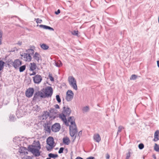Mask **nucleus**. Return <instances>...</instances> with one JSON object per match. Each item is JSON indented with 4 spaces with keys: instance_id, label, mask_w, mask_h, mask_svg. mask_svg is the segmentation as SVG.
Instances as JSON below:
<instances>
[{
    "instance_id": "obj_51",
    "label": "nucleus",
    "mask_w": 159,
    "mask_h": 159,
    "mask_svg": "<svg viewBox=\"0 0 159 159\" xmlns=\"http://www.w3.org/2000/svg\"><path fill=\"white\" fill-rule=\"evenodd\" d=\"M23 149V148H21L19 150V152H20V153H23V152L22 151V149Z\"/></svg>"
},
{
    "instance_id": "obj_58",
    "label": "nucleus",
    "mask_w": 159,
    "mask_h": 159,
    "mask_svg": "<svg viewBox=\"0 0 159 159\" xmlns=\"http://www.w3.org/2000/svg\"><path fill=\"white\" fill-rule=\"evenodd\" d=\"M157 66L159 68V61H157Z\"/></svg>"
},
{
    "instance_id": "obj_9",
    "label": "nucleus",
    "mask_w": 159,
    "mask_h": 159,
    "mask_svg": "<svg viewBox=\"0 0 159 159\" xmlns=\"http://www.w3.org/2000/svg\"><path fill=\"white\" fill-rule=\"evenodd\" d=\"M34 91V89L30 88L28 89L25 92L26 96L28 98H30L33 96Z\"/></svg>"
},
{
    "instance_id": "obj_60",
    "label": "nucleus",
    "mask_w": 159,
    "mask_h": 159,
    "mask_svg": "<svg viewBox=\"0 0 159 159\" xmlns=\"http://www.w3.org/2000/svg\"><path fill=\"white\" fill-rule=\"evenodd\" d=\"M153 158H154V159H156V157L155 155L153 156Z\"/></svg>"
},
{
    "instance_id": "obj_7",
    "label": "nucleus",
    "mask_w": 159,
    "mask_h": 159,
    "mask_svg": "<svg viewBox=\"0 0 159 159\" xmlns=\"http://www.w3.org/2000/svg\"><path fill=\"white\" fill-rule=\"evenodd\" d=\"M74 93L71 90H68L66 93V99L67 101H70L73 98Z\"/></svg>"
},
{
    "instance_id": "obj_20",
    "label": "nucleus",
    "mask_w": 159,
    "mask_h": 159,
    "mask_svg": "<svg viewBox=\"0 0 159 159\" xmlns=\"http://www.w3.org/2000/svg\"><path fill=\"white\" fill-rule=\"evenodd\" d=\"M30 70L32 71L36 69V63L34 62H33L32 63H30Z\"/></svg>"
},
{
    "instance_id": "obj_4",
    "label": "nucleus",
    "mask_w": 159,
    "mask_h": 159,
    "mask_svg": "<svg viewBox=\"0 0 159 159\" xmlns=\"http://www.w3.org/2000/svg\"><path fill=\"white\" fill-rule=\"evenodd\" d=\"M68 81L70 85L75 90L77 89L76 81L73 76H69L68 78Z\"/></svg>"
},
{
    "instance_id": "obj_15",
    "label": "nucleus",
    "mask_w": 159,
    "mask_h": 159,
    "mask_svg": "<svg viewBox=\"0 0 159 159\" xmlns=\"http://www.w3.org/2000/svg\"><path fill=\"white\" fill-rule=\"evenodd\" d=\"M93 138L94 140L98 143H99L101 140L100 136L98 134H94L93 136Z\"/></svg>"
},
{
    "instance_id": "obj_39",
    "label": "nucleus",
    "mask_w": 159,
    "mask_h": 159,
    "mask_svg": "<svg viewBox=\"0 0 159 159\" xmlns=\"http://www.w3.org/2000/svg\"><path fill=\"white\" fill-rule=\"evenodd\" d=\"M124 128L122 126H119L118 128V130L117 131V134L119 133H120L121 132L122 129H123Z\"/></svg>"
},
{
    "instance_id": "obj_11",
    "label": "nucleus",
    "mask_w": 159,
    "mask_h": 159,
    "mask_svg": "<svg viewBox=\"0 0 159 159\" xmlns=\"http://www.w3.org/2000/svg\"><path fill=\"white\" fill-rule=\"evenodd\" d=\"M33 81L34 83L39 84L42 80V77L41 75H35L33 77Z\"/></svg>"
},
{
    "instance_id": "obj_43",
    "label": "nucleus",
    "mask_w": 159,
    "mask_h": 159,
    "mask_svg": "<svg viewBox=\"0 0 159 159\" xmlns=\"http://www.w3.org/2000/svg\"><path fill=\"white\" fill-rule=\"evenodd\" d=\"M49 116L50 118H51V120L54 119L56 117V116H54V115H52V116L51 114H50Z\"/></svg>"
},
{
    "instance_id": "obj_57",
    "label": "nucleus",
    "mask_w": 159,
    "mask_h": 159,
    "mask_svg": "<svg viewBox=\"0 0 159 159\" xmlns=\"http://www.w3.org/2000/svg\"><path fill=\"white\" fill-rule=\"evenodd\" d=\"M25 157H26L27 159H31V157H30V156H26Z\"/></svg>"
},
{
    "instance_id": "obj_48",
    "label": "nucleus",
    "mask_w": 159,
    "mask_h": 159,
    "mask_svg": "<svg viewBox=\"0 0 159 159\" xmlns=\"http://www.w3.org/2000/svg\"><path fill=\"white\" fill-rule=\"evenodd\" d=\"M60 13V9H58L57 11L55 12V13L56 15H58Z\"/></svg>"
},
{
    "instance_id": "obj_42",
    "label": "nucleus",
    "mask_w": 159,
    "mask_h": 159,
    "mask_svg": "<svg viewBox=\"0 0 159 159\" xmlns=\"http://www.w3.org/2000/svg\"><path fill=\"white\" fill-rule=\"evenodd\" d=\"M35 20L37 23H41L42 22V20L39 18L35 19Z\"/></svg>"
},
{
    "instance_id": "obj_32",
    "label": "nucleus",
    "mask_w": 159,
    "mask_h": 159,
    "mask_svg": "<svg viewBox=\"0 0 159 159\" xmlns=\"http://www.w3.org/2000/svg\"><path fill=\"white\" fill-rule=\"evenodd\" d=\"M7 65L9 66L11 64L13 66V61L11 60H8L6 62Z\"/></svg>"
},
{
    "instance_id": "obj_56",
    "label": "nucleus",
    "mask_w": 159,
    "mask_h": 159,
    "mask_svg": "<svg viewBox=\"0 0 159 159\" xmlns=\"http://www.w3.org/2000/svg\"><path fill=\"white\" fill-rule=\"evenodd\" d=\"M75 159H83V158H81L80 157H77Z\"/></svg>"
},
{
    "instance_id": "obj_13",
    "label": "nucleus",
    "mask_w": 159,
    "mask_h": 159,
    "mask_svg": "<svg viewBox=\"0 0 159 159\" xmlns=\"http://www.w3.org/2000/svg\"><path fill=\"white\" fill-rule=\"evenodd\" d=\"M22 64V61L18 59L14 60L13 62V66L16 69H18Z\"/></svg>"
},
{
    "instance_id": "obj_35",
    "label": "nucleus",
    "mask_w": 159,
    "mask_h": 159,
    "mask_svg": "<svg viewBox=\"0 0 159 159\" xmlns=\"http://www.w3.org/2000/svg\"><path fill=\"white\" fill-rule=\"evenodd\" d=\"M71 33L74 35L78 36V30H74L71 32Z\"/></svg>"
},
{
    "instance_id": "obj_14",
    "label": "nucleus",
    "mask_w": 159,
    "mask_h": 159,
    "mask_svg": "<svg viewBox=\"0 0 159 159\" xmlns=\"http://www.w3.org/2000/svg\"><path fill=\"white\" fill-rule=\"evenodd\" d=\"M49 116L50 114L49 112L47 111H44L41 116L42 120H46Z\"/></svg>"
},
{
    "instance_id": "obj_5",
    "label": "nucleus",
    "mask_w": 159,
    "mask_h": 159,
    "mask_svg": "<svg viewBox=\"0 0 159 159\" xmlns=\"http://www.w3.org/2000/svg\"><path fill=\"white\" fill-rule=\"evenodd\" d=\"M77 129L76 125L70 126V133L72 137H74L75 139L76 136Z\"/></svg>"
},
{
    "instance_id": "obj_23",
    "label": "nucleus",
    "mask_w": 159,
    "mask_h": 159,
    "mask_svg": "<svg viewBox=\"0 0 159 159\" xmlns=\"http://www.w3.org/2000/svg\"><path fill=\"white\" fill-rule=\"evenodd\" d=\"M82 110L84 113L88 112L89 110V107L88 106H86L83 107Z\"/></svg>"
},
{
    "instance_id": "obj_53",
    "label": "nucleus",
    "mask_w": 159,
    "mask_h": 159,
    "mask_svg": "<svg viewBox=\"0 0 159 159\" xmlns=\"http://www.w3.org/2000/svg\"><path fill=\"white\" fill-rule=\"evenodd\" d=\"M55 107L56 109H59V107L58 104H56L55 105Z\"/></svg>"
},
{
    "instance_id": "obj_29",
    "label": "nucleus",
    "mask_w": 159,
    "mask_h": 159,
    "mask_svg": "<svg viewBox=\"0 0 159 159\" xmlns=\"http://www.w3.org/2000/svg\"><path fill=\"white\" fill-rule=\"evenodd\" d=\"M154 150L156 152H159V145L157 143H155Z\"/></svg>"
},
{
    "instance_id": "obj_44",
    "label": "nucleus",
    "mask_w": 159,
    "mask_h": 159,
    "mask_svg": "<svg viewBox=\"0 0 159 159\" xmlns=\"http://www.w3.org/2000/svg\"><path fill=\"white\" fill-rule=\"evenodd\" d=\"M64 149V148L63 147L61 148H60L59 151H58L59 153L60 154L62 153L63 152Z\"/></svg>"
},
{
    "instance_id": "obj_30",
    "label": "nucleus",
    "mask_w": 159,
    "mask_h": 159,
    "mask_svg": "<svg viewBox=\"0 0 159 159\" xmlns=\"http://www.w3.org/2000/svg\"><path fill=\"white\" fill-rule=\"evenodd\" d=\"M26 66L23 65L19 67V71L20 72H23L25 69Z\"/></svg>"
},
{
    "instance_id": "obj_22",
    "label": "nucleus",
    "mask_w": 159,
    "mask_h": 159,
    "mask_svg": "<svg viewBox=\"0 0 159 159\" xmlns=\"http://www.w3.org/2000/svg\"><path fill=\"white\" fill-rule=\"evenodd\" d=\"M38 93H39L38 92L35 93L34 94V96L33 99V101H35L39 98V94Z\"/></svg>"
},
{
    "instance_id": "obj_21",
    "label": "nucleus",
    "mask_w": 159,
    "mask_h": 159,
    "mask_svg": "<svg viewBox=\"0 0 159 159\" xmlns=\"http://www.w3.org/2000/svg\"><path fill=\"white\" fill-rule=\"evenodd\" d=\"M44 130L46 133H50L51 132V128L50 126L48 125L44 127Z\"/></svg>"
},
{
    "instance_id": "obj_19",
    "label": "nucleus",
    "mask_w": 159,
    "mask_h": 159,
    "mask_svg": "<svg viewBox=\"0 0 159 159\" xmlns=\"http://www.w3.org/2000/svg\"><path fill=\"white\" fill-rule=\"evenodd\" d=\"M63 143L65 144L68 145L70 143V140L68 137H66L63 138Z\"/></svg>"
},
{
    "instance_id": "obj_38",
    "label": "nucleus",
    "mask_w": 159,
    "mask_h": 159,
    "mask_svg": "<svg viewBox=\"0 0 159 159\" xmlns=\"http://www.w3.org/2000/svg\"><path fill=\"white\" fill-rule=\"evenodd\" d=\"M56 99L58 103L61 102V100L59 96L58 95L56 96Z\"/></svg>"
},
{
    "instance_id": "obj_17",
    "label": "nucleus",
    "mask_w": 159,
    "mask_h": 159,
    "mask_svg": "<svg viewBox=\"0 0 159 159\" xmlns=\"http://www.w3.org/2000/svg\"><path fill=\"white\" fill-rule=\"evenodd\" d=\"M68 123L70 122L71 124V125H76L75 122V119L73 116H71L68 119Z\"/></svg>"
},
{
    "instance_id": "obj_41",
    "label": "nucleus",
    "mask_w": 159,
    "mask_h": 159,
    "mask_svg": "<svg viewBox=\"0 0 159 159\" xmlns=\"http://www.w3.org/2000/svg\"><path fill=\"white\" fill-rule=\"evenodd\" d=\"M2 32H0V45L2 43Z\"/></svg>"
},
{
    "instance_id": "obj_16",
    "label": "nucleus",
    "mask_w": 159,
    "mask_h": 159,
    "mask_svg": "<svg viewBox=\"0 0 159 159\" xmlns=\"http://www.w3.org/2000/svg\"><path fill=\"white\" fill-rule=\"evenodd\" d=\"M159 140V130H157L154 133L153 141L156 142Z\"/></svg>"
},
{
    "instance_id": "obj_47",
    "label": "nucleus",
    "mask_w": 159,
    "mask_h": 159,
    "mask_svg": "<svg viewBox=\"0 0 159 159\" xmlns=\"http://www.w3.org/2000/svg\"><path fill=\"white\" fill-rule=\"evenodd\" d=\"M38 92H39L38 93L39 94V96L41 98H43L44 95H43V93L42 92H40L39 91Z\"/></svg>"
},
{
    "instance_id": "obj_45",
    "label": "nucleus",
    "mask_w": 159,
    "mask_h": 159,
    "mask_svg": "<svg viewBox=\"0 0 159 159\" xmlns=\"http://www.w3.org/2000/svg\"><path fill=\"white\" fill-rule=\"evenodd\" d=\"M130 153L129 152H128V153L127 154L126 159H129V158L130 157Z\"/></svg>"
},
{
    "instance_id": "obj_24",
    "label": "nucleus",
    "mask_w": 159,
    "mask_h": 159,
    "mask_svg": "<svg viewBox=\"0 0 159 159\" xmlns=\"http://www.w3.org/2000/svg\"><path fill=\"white\" fill-rule=\"evenodd\" d=\"M20 141V139L19 138L16 137L13 139V141L16 143V144L18 145L19 142Z\"/></svg>"
},
{
    "instance_id": "obj_1",
    "label": "nucleus",
    "mask_w": 159,
    "mask_h": 159,
    "mask_svg": "<svg viewBox=\"0 0 159 159\" xmlns=\"http://www.w3.org/2000/svg\"><path fill=\"white\" fill-rule=\"evenodd\" d=\"M41 148L40 145L39 141L35 142L32 145L28 147L29 150L36 157H38L40 155L39 150Z\"/></svg>"
},
{
    "instance_id": "obj_26",
    "label": "nucleus",
    "mask_w": 159,
    "mask_h": 159,
    "mask_svg": "<svg viewBox=\"0 0 159 159\" xmlns=\"http://www.w3.org/2000/svg\"><path fill=\"white\" fill-rule=\"evenodd\" d=\"M49 111L50 114L55 115L57 113V110L54 108H51Z\"/></svg>"
},
{
    "instance_id": "obj_8",
    "label": "nucleus",
    "mask_w": 159,
    "mask_h": 159,
    "mask_svg": "<svg viewBox=\"0 0 159 159\" xmlns=\"http://www.w3.org/2000/svg\"><path fill=\"white\" fill-rule=\"evenodd\" d=\"M61 129V125L59 123H55L52 126L51 129L53 132H57Z\"/></svg>"
},
{
    "instance_id": "obj_28",
    "label": "nucleus",
    "mask_w": 159,
    "mask_h": 159,
    "mask_svg": "<svg viewBox=\"0 0 159 159\" xmlns=\"http://www.w3.org/2000/svg\"><path fill=\"white\" fill-rule=\"evenodd\" d=\"M26 52H28V54H30V55H33L34 52V50L31 49H29L26 50Z\"/></svg>"
},
{
    "instance_id": "obj_34",
    "label": "nucleus",
    "mask_w": 159,
    "mask_h": 159,
    "mask_svg": "<svg viewBox=\"0 0 159 159\" xmlns=\"http://www.w3.org/2000/svg\"><path fill=\"white\" fill-rule=\"evenodd\" d=\"M15 118V116L11 114L9 116V120L10 121H14Z\"/></svg>"
},
{
    "instance_id": "obj_31",
    "label": "nucleus",
    "mask_w": 159,
    "mask_h": 159,
    "mask_svg": "<svg viewBox=\"0 0 159 159\" xmlns=\"http://www.w3.org/2000/svg\"><path fill=\"white\" fill-rule=\"evenodd\" d=\"M58 156L57 154H54L52 153L48 154V156L50 158H55L57 157Z\"/></svg>"
},
{
    "instance_id": "obj_61",
    "label": "nucleus",
    "mask_w": 159,
    "mask_h": 159,
    "mask_svg": "<svg viewBox=\"0 0 159 159\" xmlns=\"http://www.w3.org/2000/svg\"><path fill=\"white\" fill-rule=\"evenodd\" d=\"M18 44L20 45H21V43H18Z\"/></svg>"
},
{
    "instance_id": "obj_2",
    "label": "nucleus",
    "mask_w": 159,
    "mask_h": 159,
    "mask_svg": "<svg viewBox=\"0 0 159 159\" xmlns=\"http://www.w3.org/2000/svg\"><path fill=\"white\" fill-rule=\"evenodd\" d=\"M63 110L61 114L59 115L60 118L63 121L65 125L68 126L69 124L66 118V116H69L71 112V110L69 107L64 106L63 108Z\"/></svg>"
},
{
    "instance_id": "obj_18",
    "label": "nucleus",
    "mask_w": 159,
    "mask_h": 159,
    "mask_svg": "<svg viewBox=\"0 0 159 159\" xmlns=\"http://www.w3.org/2000/svg\"><path fill=\"white\" fill-rule=\"evenodd\" d=\"M39 26L40 28H42L44 29H48L50 30H54V29L53 28L46 25H39Z\"/></svg>"
},
{
    "instance_id": "obj_59",
    "label": "nucleus",
    "mask_w": 159,
    "mask_h": 159,
    "mask_svg": "<svg viewBox=\"0 0 159 159\" xmlns=\"http://www.w3.org/2000/svg\"><path fill=\"white\" fill-rule=\"evenodd\" d=\"M22 159H27V158L25 157H23Z\"/></svg>"
},
{
    "instance_id": "obj_50",
    "label": "nucleus",
    "mask_w": 159,
    "mask_h": 159,
    "mask_svg": "<svg viewBox=\"0 0 159 159\" xmlns=\"http://www.w3.org/2000/svg\"><path fill=\"white\" fill-rule=\"evenodd\" d=\"M36 74V73L35 72L33 71L32 73H30V76L33 75H35Z\"/></svg>"
},
{
    "instance_id": "obj_12",
    "label": "nucleus",
    "mask_w": 159,
    "mask_h": 159,
    "mask_svg": "<svg viewBox=\"0 0 159 159\" xmlns=\"http://www.w3.org/2000/svg\"><path fill=\"white\" fill-rule=\"evenodd\" d=\"M35 61H36L39 64L42 61V57L41 55L37 52H35L33 57Z\"/></svg>"
},
{
    "instance_id": "obj_52",
    "label": "nucleus",
    "mask_w": 159,
    "mask_h": 159,
    "mask_svg": "<svg viewBox=\"0 0 159 159\" xmlns=\"http://www.w3.org/2000/svg\"><path fill=\"white\" fill-rule=\"evenodd\" d=\"M86 159H95V158L93 157H88Z\"/></svg>"
},
{
    "instance_id": "obj_46",
    "label": "nucleus",
    "mask_w": 159,
    "mask_h": 159,
    "mask_svg": "<svg viewBox=\"0 0 159 159\" xmlns=\"http://www.w3.org/2000/svg\"><path fill=\"white\" fill-rule=\"evenodd\" d=\"M48 76L49 79H50V80L51 81H54V78L52 77V76L51 75H49Z\"/></svg>"
},
{
    "instance_id": "obj_33",
    "label": "nucleus",
    "mask_w": 159,
    "mask_h": 159,
    "mask_svg": "<svg viewBox=\"0 0 159 159\" xmlns=\"http://www.w3.org/2000/svg\"><path fill=\"white\" fill-rule=\"evenodd\" d=\"M55 66L58 67L61 66L62 65V63L61 61H58L55 62Z\"/></svg>"
},
{
    "instance_id": "obj_3",
    "label": "nucleus",
    "mask_w": 159,
    "mask_h": 159,
    "mask_svg": "<svg viewBox=\"0 0 159 159\" xmlns=\"http://www.w3.org/2000/svg\"><path fill=\"white\" fill-rule=\"evenodd\" d=\"M47 143L48 145L46 147L47 151H51L52 149L55 146V142L54 139L52 137H49L47 139Z\"/></svg>"
},
{
    "instance_id": "obj_6",
    "label": "nucleus",
    "mask_w": 159,
    "mask_h": 159,
    "mask_svg": "<svg viewBox=\"0 0 159 159\" xmlns=\"http://www.w3.org/2000/svg\"><path fill=\"white\" fill-rule=\"evenodd\" d=\"M53 93L52 88L51 87H48L45 89V94L47 97H51Z\"/></svg>"
},
{
    "instance_id": "obj_37",
    "label": "nucleus",
    "mask_w": 159,
    "mask_h": 159,
    "mask_svg": "<svg viewBox=\"0 0 159 159\" xmlns=\"http://www.w3.org/2000/svg\"><path fill=\"white\" fill-rule=\"evenodd\" d=\"M137 76L135 75H132L130 79V80H135L137 78Z\"/></svg>"
},
{
    "instance_id": "obj_62",
    "label": "nucleus",
    "mask_w": 159,
    "mask_h": 159,
    "mask_svg": "<svg viewBox=\"0 0 159 159\" xmlns=\"http://www.w3.org/2000/svg\"><path fill=\"white\" fill-rule=\"evenodd\" d=\"M22 115H20V116H22Z\"/></svg>"
},
{
    "instance_id": "obj_36",
    "label": "nucleus",
    "mask_w": 159,
    "mask_h": 159,
    "mask_svg": "<svg viewBox=\"0 0 159 159\" xmlns=\"http://www.w3.org/2000/svg\"><path fill=\"white\" fill-rule=\"evenodd\" d=\"M40 108L38 105H36L33 107V110L39 111V110Z\"/></svg>"
},
{
    "instance_id": "obj_49",
    "label": "nucleus",
    "mask_w": 159,
    "mask_h": 159,
    "mask_svg": "<svg viewBox=\"0 0 159 159\" xmlns=\"http://www.w3.org/2000/svg\"><path fill=\"white\" fill-rule=\"evenodd\" d=\"M110 157V156L107 153L106 154V158L107 159H109Z\"/></svg>"
},
{
    "instance_id": "obj_10",
    "label": "nucleus",
    "mask_w": 159,
    "mask_h": 159,
    "mask_svg": "<svg viewBox=\"0 0 159 159\" xmlns=\"http://www.w3.org/2000/svg\"><path fill=\"white\" fill-rule=\"evenodd\" d=\"M21 57L23 58L25 61H30L32 59V57L30 54L27 53H23L20 54Z\"/></svg>"
},
{
    "instance_id": "obj_40",
    "label": "nucleus",
    "mask_w": 159,
    "mask_h": 159,
    "mask_svg": "<svg viewBox=\"0 0 159 159\" xmlns=\"http://www.w3.org/2000/svg\"><path fill=\"white\" fill-rule=\"evenodd\" d=\"M139 148L140 149H143L144 147V145L143 143H141L139 145Z\"/></svg>"
},
{
    "instance_id": "obj_25",
    "label": "nucleus",
    "mask_w": 159,
    "mask_h": 159,
    "mask_svg": "<svg viewBox=\"0 0 159 159\" xmlns=\"http://www.w3.org/2000/svg\"><path fill=\"white\" fill-rule=\"evenodd\" d=\"M5 62L2 61H0V71L2 70L4 68V66Z\"/></svg>"
},
{
    "instance_id": "obj_54",
    "label": "nucleus",
    "mask_w": 159,
    "mask_h": 159,
    "mask_svg": "<svg viewBox=\"0 0 159 159\" xmlns=\"http://www.w3.org/2000/svg\"><path fill=\"white\" fill-rule=\"evenodd\" d=\"M20 112V110H18L16 111V114L17 115V117H19V116H18V113H19V112Z\"/></svg>"
},
{
    "instance_id": "obj_55",
    "label": "nucleus",
    "mask_w": 159,
    "mask_h": 159,
    "mask_svg": "<svg viewBox=\"0 0 159 159\" xmlns=\"http://www.w3.org/2000/svg\"><path fill=\"white\" fill-rule=\"evenodd\" d=\"M81 134H82V131H80L78 133V135L80 136V135H81Z\"/></svg>"
},
{
    "instance_id": "obj_27",
    "label": "nucleus",
    "mask_w": 159,
    "mask_h": 159,
    "mask_svg": "<svg viewBox=\"0 0 159 159\" xmlns=\"http://www.w3.org/2000/svg\"><path fill=\"white\" fill-rule=\"evenodd\" d=\"M40 46L44 50H47L48 49L49 47L47 45L45 44H40Z\"/></svg>"
}]
</instances>
